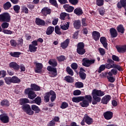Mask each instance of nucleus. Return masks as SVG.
Returning a JSON list of instances; mask_svg holds the SVG:
<instances>
[{"mask_svg": "<svg viewBox=\"0 0 126 126\" xmlns=\"http://www.w3.org/2000/svg\"><path fill=\"white\" fill-rule=\"evenodd\" d=\"M93 98L94 99L93 100L92 104L96 105L98 102L101 101V98L105 95V92L101 91V90H94L92 92Z\"/></svg>", "mask_w": 126, "mask_h": 126, "instance_id": "nucleus-1", "label": "nucleus"}, {"mask_svg": "<svg viewBox=\"0 0 126 126\" xmlns=\"http://www.w3.org/2000/svg\"><path fill=\"white\" fill-rule=\"evenodd\" d=\"M82 102L80 103L81 107L87 108L89 106V103L92 102V96L90 95H87L84 96V99L82 100Z\"/></svg>", "mask_w": 126, "mask_h": 126, "instance_id": "nucleus-2", "label": "nucleus"}, {"mask_svg": "<svg viewBox=\"0 0 126 126\" xmlns=\"http://www.w3.org/2000/svg\"><path fill=\"white\" fill-rule=\"evenodd\" d=\"M11 19L10 15L7 12L0 14V22H10Z\"/></svg>", "mask_w": 126, "mask_h": 126, "instance_id": "nucleus-3", "label": "nucleus"}, {"mask_svg": "<svg viewBox=\"0 0 126 126\" xmlns=\"http://www.w3.org/2000/svg\"><path fill=\"white\" fill-rule=\"evenodd\" d=\"M22 109L24 112H25V113L28 115H29V116H32V115L34 114V111H32L29 104H25L23 105L22 106Z\"/></svg>", "mask_w": 126, "mask_h": 126, "instance_id": "nucleus-4", "label": "nucleus"}, {"mask_svg": "<svg viewBox=\"0 0 126 126\" xmlns=\"http://www.w3.org/2000/svg\"><path fill=\"white\" fill-rule=\"evenodd\" d=\"M85 49H84V43L83 42H79L77 46V52L79 55H84L86 53Z\"/></svg>", "mask_w": 126, "mask_h": 126, "instance_id": "nucleus-5", "label": "nucleus"}, {"mask_svg": "<svg viewBox=\"0 0 126 126\" xmlns=\"http://www.w3.org/2000/svg\"><path fill=\"white\" fill-rule=\"evenodd\" d=\"M25 93L27 95H28L29 99L32 100L37 96V95L35 94V92L32 91L31 88H28L25 90Z\"/></svg>", "mask_w": 126, "mask_h": 126, "instance_id": "nucleus-6", "label": "nucleus"}, {"mask_svg": "<svg viewBox=\"0 0 126 126\" xmlns=\"http://www.w3.org/2000/svg\"><path fill=\"white\" fill-rule=\"evenodd\" d=\"M83 63L82 64L84 66H86V67H89L91 64H93L94 63H95V60H89L88 58H84L83 59Z\"/></svg>", "mask_w": 126, "mask_h": 126, "instance_id": "nucleus-7", "label": "nucleus"}, {"mask_svg": "<svg viewBox=\"0 0 126 126\" xmlns=\"http://www.w3.org/2000/svg\"><path fill=\"white\" fill-rule=\"evenodd\" d=\"M47 69L48 71H51L49 73L50 76L51 77H55V76H57V68L52 67L51 66H48Z\"/></svg>", "mask_w": 126, "mask_h": 126, "instance_id": "nucleus-8", "label": "nucleus"}, {"mask_svg": "<svg viewBox=\"0 0 126 126\" xmlns=\"http://www.w3.org/2000/svg\"><path fill=\"white\" fill-rule=\"evenodd\" d=\"M0 120L4 124H7L9 122V117L5 113L2 114L0 115Z\"/></svg>", "mask_w": 126, "mask_h": 126, "instance_id": "nucleus-9", "label": "nucleus"}, {"mask_svg": "<svg viewBox=\"0 0 126 126\" xmlns=\"http://www.w3.org/2000/svg\"><path fill=\"white\" fill-rule=\"evenodd\" d=\"M43 68V64L42 63H35V71L36 73H41Z\"/></svg>", "mask_w": 126, "mask_h": 126, "instance_id": "nucleus-10", "label": "nucleus"}, {"mask_svg": "<svg viewBox=\"0 0 126 126\" xmlns=\"http://www.w3.org/2000/svg\"><path fill=\"white\" fill-rule=\"evenodd\" d=\"M112 99V97L110 95H106L103 96L101 99V103L102 104L107 105L109 102H110V100Z\"/></svg>", "mask_w": 126, "mask_h": 126, "instance_id": "nucleus-11", "label": "nucleus"}, {"mask_svg": "<svg viewBox=\"0 0 126 126\" xmlns=\"http://www.w3.org/2000/svg\"><path fill=\"white\" fill-rule=\"evenodd\" d=\"M113 112L111 111H106L103 113V116L105 120H111L113 118Z\"/></svg>", "mask_w": 126, "mask_h": 126, "instance_id": "nucleus-12", "label": "nucleus"}, {"mask_svg": "<svg viewBox=\"0 0 126 126\" xmlns=\"http://www.w3.org/2000/svg\"><path fill=\"white\" fill-rule=\"evenodd\" d=\"M41 12L45 16H47L48 14H51L52 11L51 9L47 7H45L41 10Z\"/></svg>", "mask_w": 126, "mask_h": 126, "instance_id": "nucleus-13", "label": "nucleus"}, {"mask_svg": "<svg viewBox=\"0 0 126 126\" xmlns=\"http://www.w3.org/2000/svg\"><path fill=\"white\" fill-rule=\"evenodd\" d=\"M63 7L64 8L66 11H67V12H72L73 11V9H74V7L67 4H64L63 6Z\"/></svg>", "mask_w": 126, "mask_h": 126, "instance_id": "nucleus-14", "label": "nucleus"}, {"mask_svg": "<svg viewBox=\"0 0 126 126\" xmlns=\"http://www.w3.org/2000/svg\"><path fill=\"white\" fill-rule=\"evenodd\" d=\"M60 19H62V20H64L65 19H70V18L69 17V14H67L65 12H63L60 14Z\"/></svg>", "mask_w": 126, "mask_h": 126, "instance_id": "nucleus-15", "label": "nucleus"}, {"mask_svg": "<svg viewBox=\"0 0 126 126\" xmlns=\"http://www.w3.org/2000/svg\"><path fill=\"white\" fill-rule=\"evenodd\" d=\"M100 43L103 45V47L107 49L108 47V43H107V39L105 37H101L100 39Z\"/></svg>", "mask_w": 126, "mask_h": 126, "instance_id": "nucleus-16", "label": "nucleus"}, {"mask_svg": "<svg viewBox=\"0 0 126 126\" xmlns=\"http://www.w3.org/2000/svg\"><path fill=\"white\" fill-rule=\"evenodd\" d=\"M126 0H120V1L117 3V7L118 8H122V7H126Z\"/></svg>", "mask_w": 126, "mask_h": 126, "instance_id": "nucleus-17", "label": "nucleus"}, {"mask_svg": "<svg viewBox=\"0 0 126 126\" xmlns=\"http://www.w3.org/2000/svg\"><path fill=\"white\" fill-rule=\"evenodd\" d=\"M109 32L112 38H116L118 36V32L115 28L110 29Z\"/></svg>", "mask_w": 126, "mask_h": 126, "instance_id": "nucleus-18", "label": "nucleus"}, {"mask_svg": "<svg viewBox=\"0 0 126 126\" xmlns=\"http://www.w3.org/2000/svg\"><path fill=\"white\" fill-rule=\"evenodd\" d=\"M100 32L94 31L93 32V37L95 41H98L100 37Z\"/></svg>", "mask_w": 126, "mask_h": 126, "instance_id": "nucleus-19", "label": "nucleus"}, {"mask_svg": "<svg viewBox=\"0 0 126 126\" xmlns=\"http://www.w3.org/2000/svg\"><path fill=\"white\" fill-rule=\"evenodd\" d=\"M9 66L11 68H14L15 70H18L19 69V65L15 62H11L9 63Z\"/></svg>", "mask_w": 126, "mask_h": 126, "instance_id": "nucleus-20", "label": "nucleus"}, {"mask_svg": "<svg viewBox=\"0 0 126 126\" xmlns=\"http://www.w3.org/2000/svg\"><path fill=\"white\" fill-rule=\"evenodd\" d=\"M84 99V96H77L74 97L72 98V101L74 103H79V102L82 101Z\"/></svg>", "mask_w": 126, "mask_h": 126, "instance_id": "nucleus-21", "label": "nucleus"}, {"mask_svg": "<svg viewBox=\"0 0 126 126\" xmlns=\"http://www.w3.org/2000/svg\"><path fill=\"white\" fill-rule=\"evenodd\" d=\"M55 31V28L52 26L49 27L46 30V35H52L53 32Z\"/></svg>", "mask_w": 126, "mask_h": 126, "instance_id": "nucleus-22", "label": "nucleus"}, {"mask_svg": "<svg viewBox=\"0 0 126 126\" xmlns=\"http://www.w3.org/2000/svg\"><path fill=\"white\" fill-rule=\"evenodd\" d=\"M117 30L119 33H121V34L125 33V28L122 25H119L117 28Z\"/></svg>", "mask_w": 126, "mask_h": 126, "instance_id": "nucleus-23", "label": "nucleus"}, {"mask_svg": "<svg viewBox=\"0 0 126 126\" xmlns=\"http://www.w3.org/2000/svg\"><path fill=\"white\" fill-rule=\"evenodd\" d=\"M68 44H69V39H66L65 41L61 43V48H63V49H65L66 48H67Z\"/></svg>", "mask_w": 126, "mask_h": 126, "instance_id": "nucleus-24", "label": "nucleus"}, {"mask_svg": "<svg viewBox=\"0 0 126 126\" xmlns=\"http://www.w3.org/2000/svg\"><path fill=\"white\" fill-rule=\"evenodd\" d=\"M29 99L28 98H21L20 99V104L21 105V106H23L24 105H25V104H28L29 103Z\"/></svg>", "mask_w": 126, "mask_h": 126, "instance_id": "nucleus-25", "label": "nucleus"}, {"mask_svg": "<svg viewBox=\"0 0 126 126\" xmlns=\"http://www.w3.org/2000/svg\"><path fill=\"white\" fill-rule=\"evenodd\" d=\"M69 22H67L65 24H62L61 25V29L63 30H67L69 28Z\"/></svg>", "mask_w": 126, "mask_h": 126, "instance_id": "nucleus-26", "label": "nucleus"}, {"mask_svg": "<svg viewBox=\"0 0 126 126\" xmlns=\"http://www.w3.org/2000/svg\"><path fill=\"white\" fill-rule=\"evenodd\" d=\"M35 23L37 25H41L44 26L45 25V21L43 20H41L40 18H36L35 19Z\"/></svg>", "mask_w": 126, "mask_h": 126, "instance_id": "nucleus-27", "label": "nucleus"}, {"mask_svg": "<svg viewBox=\"0 0 126 126\" xmlns=\"http://www.w3.org/2000/svg\"><path fill=\"white\" fill-rule=\"evenodd\" d=\"M31 89L32 90H33L34 91H39L41 88L40 87L38 86L35 84H32L31 85Z\"/></svg>", "mask_w": 126, "mask_h": 126, "instance_id": "nucleus-28", "label": "nucleus"}, {"mask_svg": "<svg viewBox=\"0 0 126 126\" xmlns=\"http://www.w3.org/2000/svg\"><path fill=\"white\" fill-rule=\"evenodd\" d=\"M50 100L51 102H54L55 100H56V98H57V96H56V93H55V92L53 91H50Z\"/></svg>", "mask_w": 126, "mask_h": 126, "instance_id": "nucleus-29", "label": "nucleus"}, {"mask_svg": "<svg viewBox=\"0 0 126 126\" xmlns=\"http://www.w3.org/2000/svg\"><path fill=\"white\" fill-rule=\"evenodd\" d=\"M64 79L65 81L68 82L69 83H72L74 82V79L73 78V77L70 76H66L64 77Z\"/></svg>", "mask_w": 126, "mask_h": 126, "instance_id": "nucleus-30", "label": "nucleus"}, {"mask_svg": "<svg viewBox=\"0 0 126 126\" xmlns=\"http://www.w3.org/2000/svg\"><path fill=\"white\" fill-rule=\"evenodd\" d=\"M12 83H20V79L18 78L16 76H13L11 77Z\"/></svg>", "mask_w": 126, "mask_h": 126, "instance_id": "nucleus-31", "label": "nucleus"}, {"mask_svg": "<svg viewBox=\"0 0 126 126\" xmlns=\"http://www.w3.org/2000/svg\"><path fill=\"white\" fill-rule=\"evenodd\" d=\"M73 24L76 29H79L81 26V23L79 20L75 21Z\"/></svg>", "mask_w": 126, "mask_h": 126, "instance_id": "nucleus-32", "label": "nucleus"}, {"mask_svg": "<svg viewBox=\"0 0 126 126\" xmlns=\"http://www.w3.org/2000/svg\"><path fill=\"white\" fill-rule=\"evenodd\" d=\"M74 12L77 15H81L83 13V11H82V9L80 8H76L74 10Z\"/></svg>", "mask_w": 126, "mask_h": 126, "instance_id": "nucleus-33", "label": "nucleus"}, {"mask_svg": "<svg viewBox=\"0 0 126 126\" xmlns=\"http://www.w3.org/2000/svg\"><path fill=\"white\" fill-rule=\"evenodd\" d=\"M10 55L11 57H13V58H19L21 55V53L20 52H11L10 53Z\"/></svg>", "mask_w": 126, "mask_h": 126, "instance_id": "nucleus-34", "label": "nucleus"}, {"mask_svg": "<svg viewBox=\"0 0 126 126\" xmlns=\"http://www.w3.org/2000/svg\"><path fill=\"white\" fill-rule=\"evenodd\" d=\"M29 50L31 53H33V52H35L37 51V47L33 45L30 44Z\"/></svg>", "mask_w": 126, "mask_h": 126, "instance_id": "nucleus-35", "label": "nucleus"}, {"mask_svg": "<svg viewBox=\"0 0 126 126\" xmlns=\"http://www.w3.org/2000/svg\"><path fill=\"white\" fill-rule=\"evenodd\" d=\"M32 111H34L36 114L39 113L40 112V108L36 105H32Z\"/></svg>", "mask_w": 126, "mask_h": 126, "instance_id": "nucleus-36", "label": "nucleus"}, {"mask_svg": "<svg viewBox=\"0 0 126 126\" xmlns=\"http://www.w3.org/2000/svg\"><path fill=\"white\" fill-rule=\"evenodd\" d=\"M85 123L87 124V125H91L93 123V120H92V118L87 116L85 118Z\"/></svg>", "mask_w": 126, "mask_h": 126, "instance_id": "nucleus-37", "label": "nucleus"}, {"mask_svg": "<svg viewBox=\"0 0 126 126\" xmlns=\"http://www.w3.org/2000/svg\"><path fill=\"white\" fill-rule=\"evenodd\" d=\"M11 7V3L10 2H6L3 5V8L5 10H7V9H9Z\"/></svg>", "mask_w": 126, "mask_h": 126, "instance_id": "nucleus-38", "label": "nucleus"}, {"mask_svg": "<svg viewBox=\"0 0 126 126\" xmlns=\"http://www.w3.org/2000/svg\"><path fill=\"white\" fill-rule=\"evenodd\" d=\"M74 85L76 88H83V86H84L83 83L81 82H77L75 83Z\"/></svg>", "mask_w": 126, "mask_h": 126, "instance_id": "nucleus-39", "label": "nucleus"}, {"mask_svg": "<svg viewBox=\"0 0 126 126\" xmlns=\"http://www.w3.org/2000/svg\"><path fill=\"white\" fill-rule=\"evenodd\" d=\"M48 63L49 64H50V65H52L54 67L57 66V65H58V63H57V61L55 59H53L52 60H50Z\"/></svg>", "mask_w": 126, "mask_h": 126, "instance_id": "nucleus-40", "label": "nucleus"}, {"mask_svg": "<svg viewBox=\"0 0 126 126\" xmlns=\"http://www.w3.org/2000/svg\"><path fill=\"white\" fill-rule=\"evenodd\" d=\"M50 92L47 93L45 94L44 95V101L46 103H48V102H49V101H50Z\"/></svg>", "mask_w": 126, "mask_h": 126, "instance_id": "nucleus-41", "label": "nucleus"}, {"mask_svg": "<svg viewBox=\"0 0 126 126\" xmlns=\"http://www.w3.org/2000/svg\"><path fill=\"white\" fill-rule=\"evenodd\" d=\"M42 102V99L40 97L37 96L34 99V103L37 104V105H41V102Z\"/></svg>", "mask_w": 126, "mask_h": 126, "instance_id": "nucleus-42", "label": "nucleus"}, {"mask_svg": "<svg viewBox=\"0 0 126 126\" xmlns=\"http://www.w3.org/2000/svg\"><path fill=\"white\" fill-rule=\"evenodd\" d=\"M55 33L58 35H62V32H61V29L59 26H56L55 29Z\"/></svg>", "mask_w": 126, "mask_h": 126, "instance_id": "nucleus-43", "label": "nucleus"}, {"mask_svg": "<svg viewBox=\"0 0 126 126\" xmlns=\"http://www.w3.org/2000/svg\"><path fill=\"white\" fill-rule=\"evenodd\" d=\"M105 68H106V65L105 64L101 65L97 70L98 73H101L103 70H105Z\"/></svg>", "mask_w": 126, "mask_h": 126, "instance_id": "nucleus-44", "label": "nucleus"}, {"mask_svg": "<svg viewBox=\"0 0 126 126\" xmlns=\"http://www.w3.org/2000/svg\"><path fill=\"white\" fill-rule=\"evenodd\" d=\"M66 71L69 75H71V76H73V70L70 68L69 66H67L66 67Z\"/></svg>", "mask_w": 126, "mask_h": 126, "instance_id": "nucleus-45", "label": "nucleus"}, {"mask_svg": "<svg viewBox=\"0 0 126 126\" xmlns=\"http://www.w3.org/2000/svg\"><path fill=\"white\" fill-rule=\"evenodd\" d=\"M4 80L6 84L9 85L12 83L11 77H6L4 78Z\"/></svg>", "mask_w": 126, "mask_h": 126, "instance_id": "nucleus-46", "label": "nucleus"}, {"mask_svg": "<svg viewBox=\"0 0 126 126\" xmlns=\"http://www.w3.org/2000/svg\"><path fill=\"white\" fill-rule=\"evenodd\" d=\"M49 2L55 7H59V5H58V3L57 2V0H49Z\"/></svg>", "mask_w": 126, "mask_h": 126, "instance_id": "nucleus-47", "label": "nucleus"}, {"mask_svg": "<svg viewBox=\"0 0 126 126\" xmlns=\"http://www.w3.org/2000/svg\"><path fill=\"white\" fill-rule=\"evenodd\" d=\"M1 26L2 29H6V28H8V27L9 26V24L7 22H4L3 23H2Z\"/></svg>", "mask_w": 126, "mask_h": 126, "instance_id": "nucleus-48", "label": "nucleus"}, {"mask_svg": "<svg viewBox=\"0 0 126 126\" xmlns=\"http://www.w3.org/2000/svg\"><path fill=\"white\" fill-rule=\"evenodd\" d=\"M13 9L16 13H19V10H20V6H19L18 5H14L13 6Z\"/></svg>", "mask_w": 126, "mask_h": 126, "instance_id": "nucleus-49", "label": "nucleus"}, {"mask_svg": "<svg viewBox=\"0 0 126 126\" xmlns=\"http://www.w3.org/2000/svg\"><path fill=\"white\" fill-rule=\"evenodd\" d=\"M96 3L98 6H102L104 5V0H96Z\"/></svg>", "mask_w": 126, "mask_h": 126, "instance_id": "nucleus-50", "label": "nucleus"}, {"mask_svg": "<svg viewBox=\"0 0 126 126\" xmlns=\"http://www.w3.org/2000/svg\"><path fill=\"white\" fill-rule=\"evenodd\" d=\"M10 42L11 45L12 46V47H13V48H15V47L17 46V42L14 39H11Z\"/></svg>", "mask_w": 126, "mask_h": 126, "instance_id": "nucleus-51", "label": "nucleus"}, {"mask_svg": "<svg viewBox=\"0 0 126 126\" xmlns=\"http://www.w3.org/2000/svg\"><path fill=\"white\" fill-rule=\"evenodd\" d=\"M105 68H107V69H110V68H114L115 64L107 63V64H105Z\"/></svg>", "mask_w": 126, "mask_h": 126, "instance_id": "nucleus-52", "label": "nucleus"}, {"mask_svg": "<svg viewBox=\"0 0 126 126\" xmlns=\"http://www.w3.org/2000/svg\"><path fill=\"white\" fill-rule=\"evenodd\" d=\"M68 107V103L65 102H63L61 106V109H66Z\"/></svg>", "mask_w": 126, "mask_h": 126, "instance_id": "nucleus-53", "label": "nucleus"}, {"mask_svg": "<svg viewBox=\"0 0 126 126\" xmlns=\"http://www.w3.org/2000/svg\"><path fill=\"white\" fill-rule=\"evenodd\" d=\"M1 106H9V102H8V101L7 100H2L1 102Z\"/></svg>", "mask_w": 126, "mask_h": 126, "instance_id": "nucleus-54", "label": "nucleus"}, {"mask_svg": "<svg viewBox=\"0 0 126 126\" xmlns=\"http://www.w3.org/2000/svg\"><path fill=\"white\" fill-rule=\"evenodd\" d=\"M79 75H80V77L83 80H84V79L86 78V74H85V73L83 72H80Z\"/></svg>", "mask_w": 126, "mask_h": 126, "instance_id": "nucleus-55", "label": "nucleus"}, {"mask_svg": "<svg viewBox=\"0 0 126 126\" xmlns=\"http://www.w3.org/2000/svg\"><path fill=\"white\" fill-rule=\"evenodd\" d=\"M117 50L119 53H125V50L123 46H118L117 47Z\"/></svg>", "mask_w": 126, "mask_h": 126, "instance_id": "nucleus-56", "label": "nucleus"}, {"mask_svg": "<svg viewBox=\"0 0 126 126\" xmlns=\"http://www.w3.org/2000/svg\"><path fill=\"white\" fill-rule=\"evenodd\" d=\"M81 91L79 90H75L73 92L74 96H79V95H81Z\"/></svg>", "mask_w": 126, "mask_h": 126, "instance_id": "nucleus-57", "label": "nucleus"}, {"mask_svg": "<svg viewBox=\"0 0 126 126\" xmlns=\"http://www.w3.org/2000/svg\"><path fill=\"white\" fill-rule=\"evenodd\" d=\"M57 59L59 62H63L65 60V57L62 55L59 57H57Z\"/></svg>", "mask_w": 126, "mask_h": 126, "instance_id": "nucleus-58", "label": "nucleus"}, {"mask_svg": "<svg viewBox=\"0 0 126 126\" xmlns=\"http://www.w3.org/2000/svg\"><path fill=\"white\" fill-rule=\"evenodd\" d=\"M69 2L73 5H76L78 3V0H69Z\"/></svg>", "mask_w": 126, "mask_h": 126, "instance_id": "nucleus-59", "label": "nucleus"}, {"mask_svg": "<svg viewBox=\"0 0 126 126\" xmlns=\"http://www.w3.org/2000/svg\"><path fill=\"white\" fill-rule=\"evenodd\" d=\"M107 78L108 79L109 82H111V83L115 82V78L112 76H107Z\"/></svg>", "mask_w": 126, "mask_h": 126, "instance_id": "nucleus-60", "label": "nucleus"}, {"mask_svg": "<svg viewBox=\"0 0 126 126\" xmlns=\"http://www.w3.org/2000/svg\"><path fill=\"white\" fill-rule=\"evenodd\" d=\"M2 32L4 34H7L9 35H11V34H12V31L8 30H4L2 31Z\"/></svg>", "mask_w": 126, "mask_h": 126, "instance_id": "nucleus-61", "label": "nucleus"}, {"mask_svg": "<svg viewBox=\"0 0 126 126\" xmlns=\"http://www.w3.org/2000/svg\"><path fill=\"white\" fill-rule=\"evenodd\" d=\"M71 67H72V69H74V70L77 69V68L78 67V65H77V63H74L71 64Z\"/></svg>", "mask_w": 126, "mask_h": 126, "instance_id": "nucleus-62", "label": "nucleus"}, {"mask_svg": "<svg viewBox=\"0 0 126 126\" xmlns=\"http://www.w3.org/2000/svg\"><path fill=\"white\" fill-rule=\"evenodd\" d=\"M99 12L100 15H104V14H105V9L103 8H100L99 9Z\"/></svg>", "mask_w": 126, "mask_h": 126, "instance_id": "nucleus-63", "label": "nucleus"}, {"mask_svg": "<svg viewBox=\"0 0 126 126\" xmlns=\"http://www.w3.org/2000/svg\"><path fill=\"white\" fill-rule=\"evenodd\" d=\"M55 125H56L55 121L52 120L48 124V126H55Z\"/></svg>", "mask_w": 126, "mask_h": 126, "instance_id": "nucleus-64", "label": "nucleus"}]
</instances>
